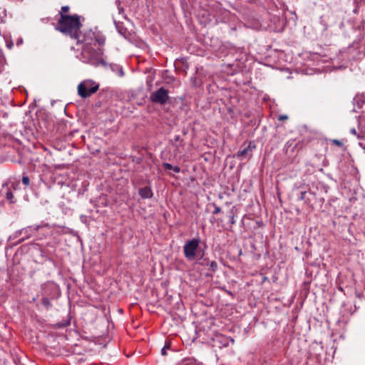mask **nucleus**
I'll return each instance as SVG.
<instances>
[{"instance_id": "nucleus-17", "label": "nucleus", "mask_w": 365, "mask_h": 365, "mask_svg": "<svg viewBox=\"0 0 365 365\" xmlns=\"http://www.w3.org/2000/svg\"><path fill=\"white\" fill-rule=\"evenodd\" d=\"M6 16V9L0 7V24L4 21V19Z\"/></svg>"}, {"instance_id": "nucleus-18", "label": "nucleus", "mask_w": 365, "mask_h": 365, "mask_svg": "<svg viewBox=\"0 0 365 365\" xmlns=\"http://www.w3.org/2000/svg\"><path fill=\"white\" fill-rule=\"evenodd\" d=\"M6 200H8L11 203H14V201L13 200L14 199V194L13 192H11V190H8L6 193Z\"/></svg>"}, {"instance_id": "nucleus-35", "label": "nucleus", "mask_w": 365, "mask_h": 365, "mask_svg": "<svg viewBox=\"0 0 365 365\" xmlns=\"http://www.w3.org/2000/svg\"><path fill=\"white\" fill-rule=\"evenodd\" d=\"M21 42H22V41H21H21H19L18 44H19V43H21Z\"/></svg>"}, {"instance_id": "nucleus-21", "label": "nucleus", "mask_w": 365, "mask_h": 365, "mask_svg": "<svg viewBox=\"0 0 365 365\" xmlns=\"http://www.w3.org/2000/svg\"><path fill=\"white\" fill-rule=\"evenodd\" d=\"M212 205L215 207V210L212 211V214L213 215L219 214L221 212V208L219 206H217L215 203H212Z\"/></svg>"}, {"instance_id": "nucleus-11", "label": "nucleus", "mask_w": 365, "mask_h": 365, "mask_svg": "<svg viewBox=\"0 0 365 365\" xmlns=\"http://www.w3.org/2000/svg\"><path fill=\"white\" fill-rule=\"evenodd\" d=\"M201 264L208 267V269L212 272H215L217 269V263L215 261H210L208 258H202Z\"/></svg>"}, {"instance_id": "nucleus-2", "label": "nucleus", "mask_w": 365, "mask_h": 365, "mask_svg": "<svg viewBox=\"0 0 365 365\" xmlns=\"http://www.w3.org/2000/svg\"><path fill=\"white\" fill-rule=\"evenodd\" d=\"M93 42L97 43L96 40L93 39L91 43H87L86 42H77V44H84L81 54V61L86 63L98 66L100 64L105 63L103 59V51L101 48H98L97 50L94 49L91 46Z\"/></svg>"}, {"instance_id": "nucleus-22", "label": "nucleus", "mask_w": 365, "mask_h": 365, "mask_svg": "<svg viewBox=\"0 0 365 365\" xmlns=\"http://www.w3.org/2000/svg\"><path fill=\"white\" fill-rule=\"evenodd\" d=\"M202 17L205 18V20H204L205 23L210 21V20H211L210 18V14L206 11H204V13L202 14Z\"/></svg>"}, {"instance_id": "nucleus-16", "label": "nucleus", "mask_w": 365, "mask_h": 365, "mask_svg": "<svg viewBox=\"0 0 365 365\" xmlns=\"http://www.w3.org/2000/svg\"><path fill=\"white\" fill-rule=\"evenodd\" d=\"M5 64V58L2 53L1 50L0 49V73L2 72L4 69V66Z\"/></svg>"}, {"instance_id": "nucleus-3", "label": "nucleus", "mask_w": 365, "mask_h": 365, "mask_svg": "<svg viewBox=\"0 0 365 365\" xmlns=\"http://www.w3.org/2000/svg\"><path fill=\"white\" fill-rule=\"evenodd\" d=\"M200 238H193L187 240L183 246L185 257L189 260H195L198 256L202 259L205 255L204 250H200Z\"/></svg>"}, {"instance_id": "nucleus-31", "label": "nucleus", "mask_w": 365, "mask_h": 365, "mask_svg": "<svg viewBox=\"0 0 365 365\" xmlns=\"http://www.w3.org/2000/svg\"><path fill=\"white\" fill-rule=\"evenodd\" d=\"M115 4L117 6V8L121 6V1L120 0H115Z\"/></svg>"}, {"instance_id": "nucleus-6", "label": "nucleus", "mask_w": 365, "mask_h": 365, "mask_svg": "<svg viewBox=\"0 0 365 365\" xmlns=\"http://www.w3.org/2000/svg\"><path fill=\"white\" fill-rule=\"evenodd\" d=\"M169 98L168 91L163 87L151 93L150 99L153 103L164 105Z\"/></svg>"}, {"instance_id": "nucleus-24", "label": "nucleus", "mask_w": 365, "mask_h": 365, "mask_svg": "<svg viewBox=\"0 0 365 365\" xmlns=\"http://www.w3.org/2000/svg\"><path fill=\"white\" fill-rule=\"evenodd\" d=\"M173 166L171 164L168 163H164L163 164V167L165 169V170H172L173 168Z\"/></svg>"}, {"instance_id": "nucleus-32", "label": "nucleus", "mask_w": 365, "mask_h": 365, "mask_svg": "<svg viewBox=\"0 0 365 365\" xmlns=\"http://www.w3.org/2000/svg\"><path fill=\"white\" fill-rule=\"evenodd\" d=\"M350 133H351V134L354 135H356V129H355V128H351V129L350 130Z\"/></svg>"}, {"instance_id": "nucleus-23", "label": "nucleus", "mask_w": 365, "mask_h": 365, "mask_svg": "<svg viewBox=\"0 0 365 365\" xmlns=\"http://www.w3.org/2000/svg\"><path fill=\"white\" fill-rule=\"evenodd\" d=\"M170 345L169 343H166L164 346V347L161 349V354L162 355H166V349H170Z\"/></svg>"}, {"instance_id": "nucleus-34", "label": "nucleus", "mask_w": 365, "mask_h": 365, "mask_svg": "<svg viewBox=\"0 0 365 365\" xmlns=\"http://www.w3.org/2000/svg\"><path fill=\"white\" fill-rule=\"evenodd\" d=\"M123 69L121 68V69H120V76H123Z\"/></svg>"}, {"instance_id": "nucleus-9", "label": "nucleus", "mask_w": 365, "mask_h": 365, "mask_svg": "<svg viewBox=\"0 0 365 365\" xmlns=\"http://www.w3.org/2000/svg\"><path fill=\"white\" fill-rule=\"evenodd\" d=\"M256 146L254 142L250 141L249 144L242 149H240L237 153V157H243V156H249L251 157L252 155V151L255 149Z\"/></svg>"}, {"instance_id": "nucleus-29", "label": "nucleus", "mask_w": 365, "mask_h": 365, "mask_svg": "<svg viewBox=\"0 0 365 365\" xmlns=\"http://www.w3.org/2000/svg\"><path fill=\"white\" fill-rule=\"evenodd\" d=\"M286 119H287V116L285 115H279V118H278L279 120H286Z\"/></svg>"}, {"instance_id": "nucleus-7", "label": "nucleus", "mask_w": 365, "mask_h": 365, "mask_svg": "<svg viewBox=\"0 0 365 365\" xmlns=\"http://www.w3.org/2000/svg\"><path fill=\"white\" fill-rule=\"evenodd\" d=\"M304 145V141H299L298 143H295L294 140H289L284 146V152L285 155H288L289 158H292L293 156V154L294 153L295 149L297 148H302Z\"/></svg>"}, {"instance_id": "nucleus-13", "label": "nucleus", "mask_w": 365, "mask_h": 365, "mask_svg": "<svg viewBox=\"0 0 365 365\" xmlns=\"http://www.w3.org/2000/svg\"><path fill=\"white\" fill-rule=\"evenodd\" d=\"M114 24L115 25V28L118 31V32L123 36H125L128 34V30L127 29L123 26V23H120V22H117L116 21H114Z\"/></svg>"}, {"instance_id": "nucleus-26", "label": "nucleus", "mask_w": 365, "mask_h": 365, "mask_svg": "<svg viewBox=\"0 0 365 365\" xmlns=\"http://www.w3.org/2000/svg\"><path fill=\"white\" fill-rule=\"evenodd\" d=\"M172 170H173L176 173H179L181 170L179 166H173Z\"/></svg>"}, {"instance_id": "nucleus-15", "label": "nucleus", "mask_w": 365, "mask_h": 365, "mask_svg": "<svg viewBox=\"0 0 365 365\" xmlns=\"http://www.w3.org/2000/svg\"><path fill=\"white\" fill-rule=\"evenodd\" d=\"M69 9L70 8L68 6H63L61 9V11L58 12L59 16L61 17L62 16H69L68 14H67Z\"/></svg>"}, {"instance_id": "nucleus-20", "label": "nucleus", "mask_w": 365, "mask_h": 365, "mask_svg": "<svg viewBox=\"0 0 365 365\" xmlns=\"http://www.w3.org/2000/svg\"><path fill=\"white\" fill-rule=\"evenodd\" d=\"M22 182L26 186L29 185V184H30L29 178L27 175H24L22 177Z\"/></svg>"}, {"instance_id": "nucleus-4", "label": "nucleus", "mask_w": 365, "mask_h": 365, "mask_svg": "<svg viewBox=\"0 0 365 365\" xmlns=\"http://www.w3.org/2000/svg\"><path fill=\"white\" fill-rule=\"evenodd\" d=\"M99 88V84L92 80H86L78 86V94L83 98H86L95 93Z\"/></svg>"}, {"instance_id": "nucleus-30", "label": "nucleus", "mask_w": 365, "mask_h": 365, "mask_svg": "<svg viewBox=\"0 0 365 365\" xmlns=\"http://www.w3.org/2000/svg\"><path fill=\"white\" fill-rule=\"evenodd\" d=\"M333 143L338 146H341L342 145V143L338 140H334Z\"/></svg>"}, {"instance_id": "nucleus-12", "label": "nucleus", "mask_w": 365, "mask_h": 365, "mask_svg": "<svg viewBox=\"0 0 365 365\" xmlns=\"http://www.w3.org/2000/svg\"><path fill=\"white\" fill-rule=\"evenodd\" d=\"M363 98L364 101H362L360 106L361 109V114L359 117V124L365 131V97L364 96Z\"/></svg>"}, {"instance_id": "nucleus-10", "label": "nucleus", "mask_w": 365, "mask_h": 365, "mask_svg": "<svg viewBox=\"0 0 365 365\" xmlns=\"http://www.w3.org/2000/svg\"><path fill=\"white\" fill-rule=\"evenodd\" d=\"M138 193L143 199H150L153 196V190L150 186H145L140 188Z\"/></svg>"}, {"instance_id": "nucleus-28", "label": "nucleus", "mask_w": 365, "mask_h": 365, "mask_svg": "<svg viewBox=\"0 0 365 365\" xmlns=\"http://www.w3.org/2000/svg\"><path fill=\"white\" fill-rule=\"evenodd\" d=\"M69 324H70V322L67 321L66 322H65L63 324L58 325V327H65L69 325Z\"/></svg>"}, {"instance_id": "nucleus-14", "label": "nucleus", "mask_w": 365, "mask_h": 365, "mask_svg": "<svg viewBox=\"0 0 365 365\" xmlns=\"http://www.w3.org/2000/svg\"><path fill=\"white\" fill-rule=\"evenodd\" d=\"M227 216L230 220V223L231 225H234L235 223V207H233L227 213Z\"/></svg>"}, {"instance_id": "nucleus-25", "label": "nucleus", "mask_w": 365, "mask_h": 365, "mask_svg": "<svg viewBox=\"0 0 365 365\" xmlns=\"http://www.w3.org/2000/svg\"><path fill=\"white\" fill-rule=\"evenodd\" d=\"M306 194H307V192L305 191L301 192L299 199L300 200H305Z\"/></svg>"}, {"instance_id": "nucleus-5", "label": "nucleus", "mask_w": 365, "mask_h": 365, "mask_svg": "<svg viewBox=\"0 0 365 365\" xmlns=\"http://www.w3.org/2000/svg\"><path fill=\"white\" fill-rule=\"evenodd\" d=\"M51 226L46 222H42L39 225H34L31 226H28L27 227L22 230V232L29 235V236H37V232L42 230L43 231L42 235L46 236L48 233V230L51 229Z\"/></svg>"}, {"instance_id": "nucleus-19", "label": "nucleus", "mask_w": 365, "mask_h": 365, "mask_svg": "<svg viewBox=\"0 0 365 365\" xmlns=\"http://www.w3.org/2000/svg\"><path fill=\"white\" fill-rule=\"evenodd\" d=\"M42 304L47 309L51 307V303L47 297H44L42 299Z\"/></svg>"}, {"instance_id": "nucleus-33", "label": "nucleus", "mask_w": 365, "mask_h": 365, "mask_svg": "<svg viewBox=\"0 0 365 365\" xmlns=\"http://www.w3.org/2000/svg\"><path fill=\"white\" fill-rule=\"evenodd\" d=\"M6 46L9 48H11L13 46V43H7Z\"/></svg>"}, {"instance_id": "nucleus-8", "label": "nucleus", "mask_w": 365, "mask_h": 365, "mask_svg": "<svg viewBox=\"0 0 365 365\" xmlns=\"http://www.w3.org/2000/svg\"><path fill=\"white\" fill-rule=\"evenodd\" d=\"M212 341V346L220 349L228 346L230 339L222 334H216Z\"/></svg>"}, {"instance_id": "nucleus-27", "label": "nucleus", "mask_w": 365, "mask_h": 365, "mask_svg": "<svg viewBox=\"0 0 365 365\" xmlns=\"http://www.w3.org/2000/svg\"><path fill=\"white\" fill-rule=\"evenodd\" d=\"M118 11L119 14H124V9L122 6L118 7Z\"/></svg>"}, {"instance_id": "nucleus-1", "label": "nucleus", "mask_w": 365, "mask_h": 365, "mask_svg": "<svg viewBox=\"0 0 365 365\" xmlns=\"http://www.w3.org/2000/svg\"><path fill=\"white\" fill-rule=\"evenodd\" d=\"M81 16L74 14L59 17L55 29L63 34L76 40L77 42L91 43L95 39L99 46L105 44L106 36L101 32L89 30L83 34L81 31Z\"/></svg>"}]
</instances>
